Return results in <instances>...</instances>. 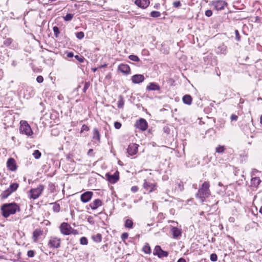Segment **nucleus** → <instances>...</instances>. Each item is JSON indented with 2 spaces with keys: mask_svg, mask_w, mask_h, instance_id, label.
Wrapping results in <instances>:
<instances>
[{
  "mask_svg": "<svg viewBox=\"0 0 262 262\" xmlns=\"http://www.w3.org/2000/svg\"><path fill=\"white\" fill-rule=\"evenodd\" d=\"M128 237V234L127 232H124L121 234V238L123 241H125Z\"/></svg>",
  "mask_w": 262,
  "mask_h": 262,
  "instance_id": "obj_47",
  "label": "nucleus"
},
{
  "mask_svg": "<svg viewBox=\"0 0 262 262\" xmlns=\"http://www.w3.org/2000/svg\"><path fill=\"white\" fill-rule=\"evenodd\" d=\"M105 176L110 183L115 184L119 180V172L117 170L113 174L107 173Z\"/></svg>",
  "mask_w": 262,
  "mask_h": 262,
  "instance_id": "obj_13",
  "label": "nucleus"
},
{
  "mask_svg": "<svg viewBox=\"0 0 262 262\" xmlns=\"http://www.w3.org/2000/svg\"><path fill=\"white\" fill-rule=\"evenodd\" d=\"M260 123L262 124V115H261L260 118Z\"/></svg>",
  "mask_w": 262,
  "mask_h": 262,
  "instance_id": "obj_63",
  "label": "nucleus"
},
{
  "mask_svg": "<svg viewBox=\"0 0 262 262\" xmlns=\"http://www.w3.org/2000/svg\"><path fill=\"white\" fill-rule=\"evenodd\" d=\"M138 190H139V187L137 186H132L131 188V191L134 193L137 192L138 191Z\"/></svg>",
  "mask_w": 262,
  "mask_h": 262,
  "instance_id": "obj_53",
  "label": "nucleus"
},
{
  "mask_svg": "<svg viewBox=\"0 0 262 262\" xmlns=\"http://www.w3.org/2000/svg\"><path fill=\"white\" fill-rule=\"evenodd\" d=\"M142 251L146 254H150L151 252V250L149 245L148 243H146L142 248Z\"/></svg>",
  "mask_w": 262,
  "mask_h": 262,
  "instance_id": "obj_28",
  "label": "nucleus"
},
{
  "mask_svg": "<svg viewBox=\"0 0 262 262\" xmlns=\"http://www.w3.org/2000/svg\"><path fill=\"white\" fill-rule=\"evenodd\" d=\"M227 51V47L224 45L219 46L216 49V53L218 54H225Z\"/></svg>",
  "mask_w": 262,
  "mask_h": 262,
  "instance_id": "obj_25",
  "label": "nucleus"
},
{
  "mask_svg": "<svg viewBox=\"0 0 262 262\" xmlns=\"http://www.w3.org/2000/svg\"><path fill=\"white\" fill-rule=\"evenodd\" d=\"M2 215L5 218H8L10 215L15 214L20 211V206L15 202L5 203L1 206Z\"/></svg>",
  "mask_w": 262,
  "mask_h": 262,
  "instance_id": "obj_1",
  "label": "nucleus"
},
{
  "mask_svg": "<svg viewBox=\"0 0 262 262\" xmlns=\"http://www.w3.org/2000/svg\"><path fill=\"white\" fill-rule=\"evenodd\" d=\"M36 81L38 82V83H42L43 81V78L42 76L41 75H39V76H38L36 78Z\"/></svg>",
  "mask_w": 262,
  "mask_h": 262,
  "instance_id": "obj_52",
  "label": "nucleus"
},
{
  "mask_svg": "<svg viewBox=\"0 0 262 262\" xmlns=\"http://www.w3.org/2000/svg\"><path fill=\"white\" fill-rule=\"evenodd\" d=\"M171 232L172 235L174 238H177L181 235L182 231L181 230L177 227H172L171 228Z\"/></svg>",
  "mask_w": 262,
  "mask_h": 262,
  "instance_id": "obj_22",
  "label": "nucleus"
},
{
  "mask_svg": "<svg viewBox=\"0 0 262 262\" xmlns=\"http://www.w3.org/2000/svg\"><path fill=\"white\" fill-rule=\"evenodd\" d=\"M59 230L60 233L64 235L70 234L76 235L79 234V231L73 228L69 223L66 222H63L60 224Z\"/></svg>",
  "mask_w": 262,
  "mask_h": 262,
  "instance_id": "obj_3",
  "label": "nucleus"
},
{
  "mask_svg": "<svg viewBox=\"0 0 262 262\" xmlns=\"http://www.w3.org/2000/svg\"><path fill=\"white\" fill-rule=\"evenodd\" d=\"M41 154L38 150H35L33 153V156L36 159L40 158L41 157Z\"/></svg>",
  "mask_w": 262,
  "mask_h": 262,
  "instance_id": "obj_38",
  "label": "nucleus"
},
{
  "mask_svg": "<svg viewBox=\"0 0 262 262\" xmlns=\"http://www.w3.org/2000/svg\"><path fill=\"white\" fill-rule=\"evenodd\" d=\"M173 6L176 8H179L181 6V3L180 1H177L173 2Z\"/></svg>",
  "mask_w": 262,
  "mask_h": 262,
  "instance_id": "obj_43",
  "label": "nucleus"
},
{
  "mask_svg": "<svg viewBox=\"0 0 262 262\" xmlns=\"http://www.w3.org/2000/svg\"><path fill=\"white\" fill-rule=\"evenodd\" d=\"M75 58L80 62H83L84 60V58L82 56H79L78 55L75 56Z\"/></svg>",
  "mask_w": 262,
  "mask_h": 262,
  "instance_id": "obj_49",
  "label": "nucleus"
},
{
  "mask_svg": "<svg viewBox=\"0 0 262 262\" xmlns=\"http://www.w3.org/2000/svg\"><path fill=\"white\" fill-rule=\"evenodd\" d=\"M139 145L136 143L130 144L127 149V152L129 156L136 155L138 150Z\"/></svg>",
  "mask_w": 262,
  "mask_h": 262,
  "instance_id": "obj_15",
  "label": "nucleus"
},
{
  "mask_svg": "<svg viewBox=\"0 0 262 262\" xmlns=\"http://www.w3.org/2000/svg\"><path fill=\"white\" fill-rule=\"evenodd\" d=\"M161 14L159 11H152L150 13V16L154 18H157L161 16Z\"/></svg>",
  "mask_w": 262,
  "mask_h": 262,
  "instance_id": "obj_34",
  "label": "nucleus"
},
{
  "mask_svg": "<svg viewBox=\"0 0 262 262\" xmlns=\"http://www.w3.org/2000/svg\"><path fill=\"white\" fill-rule=\"evenodd\" d=\"M230 119L231 121H237L238 116L235 114H232L230 117Z\"/></svg>",
  "mask_w": 262,
  "mask_h": 262,
  "instance_id": "obj_54",
  "label": "nucleus"
},
{
  "mask_svg": "<svg viewBox=\"0 0 262 262\" xmlns=\"http://www.w3.org/2000/svg\"><path fill=\"white\" fill-rule=\"evenodd\" d=\"M18 184L17 183H14L11 184L9 188L7 189L12 193L13 192L15 191L18 187Z\"/></svg>",
  "mask_w": 262,
  "mask_h": 262,
  "instance_id": "obj_27",
  "label": "nucleus"
},
{
  "mask_svg": "<svg viewBox=\"0 0 262 262\" xmlns=\"http://www.w3.org/2000/svg\"><path fill=\"white\" fill-rule=\"evenodd\" d=\"M211 5L216 11H221L228 6V3L224 0H214L211 2Z\"/></svg>",
  "mask_w": 262,
  "mask_h": 262,
  "instance_id": "obj_8",
  "label": "nucleus"
},
{
  "mask_svg": "<svg viewBox=\"0 0 262 262\" xmlns=\"http://www.w3.org/2000/svg\"><path fill=\"white\" fill-rule=\"evenodd\" d=\"M153 254L157 256L160 258H162L167 257L168 256V252L163 250L160 246L157 245L154 249Z\"/></svg>",
  "mask_w": 262,
  "mask_h": 262,
  "instance_id": "obj_9",
  "label": "nucleus"
},
{
  "mask_svg": "<svg viewBox=\"0 0 262 262\" xmlns=\"http://www.w3.org/2000/svg\"><path fill=\"white\" fill-rule=\"evenodd\" d=\"M76 36L79 39H82L84 36V33L83 32L80 31L76 33Z\"/></svg>",
  "mask_w": 262,
  "mask_h": 262,
  "instance_id": "obj_42",
  "label": "nucleus"
},
{
  "mask_svg": "<svg viewBox=\"0 0 262 262\" xmlns=\"http://www.w3.org/2000/svg\"><path fill=\"white\" fill-rule=\"evenodd\" d=\"M108 244H105L101 246V249L103 252H105L108 250Z\"/></svg>",
  "mask_w": 262,
  "mask_h": 262,
  "instance_id": "obj_50",
  "label": "nucleus"
},
{
  "mask_svg": "<svg viewBox=\"0 0 262 262\" xmlns=\"http://www.w3.org/2000/svg\"><path fill=\"white\" fill-rule=\"evenodd\" d=\"M44 189V186L42 184L39 185L36 188L31 189L29 191L30 198L33 200L37 199L41 194Z\"/></svg>",
  "mask_w": 262,
  "mask_h": 262,
  "instance_id": "obj_7",
  "label": "nucleus"
},
{
  "mask_svg": "<svg viewBox=\"0 0 262 262\" xmlns=\"http://www.w3.org/2000/svg\"><path fill=\"white\" fill-rule=\"evenodd\" d=\"M135 126L142 131H145L148 128V123L145 119L140 118L136 121Z\"/></svg>",
  "mask_w": 262,
  "mask_h": 262,
  "instance_id": "obj_10",
  "label": "nucleus"
},
{
  "mask_svg": "<svg viewBox=\"0 0 262 262\" xmlns=\"http://www.w3.org/2000/svg\"><path fill=\"white\" fill-rule=\"evenodd\" d=\"M135 4L138 7L144 9L147 8L150 4L149 0H136Z\"/></svg>",
  "mask_w": 262,
  "mask_h": 262,
  "instance_id": "obj_17",
  "label": "nucleus"
},
{
  "mask_svg": "<svg viewBox=\"0 0 262 262\" xmlns=\"http://www.w3.org/2000/svg\"><path fill=\"white\" fill-rule=\"evenodd\" d=\"M19 129L20 134L25 135L27 136H31L33 134V132L30 125L26 121H20Z\"/></svg>",
  "mask_w": 262,
  "mask_h": 262,
  "instance_id": "obj_4",
  "label": "nucleus"
},
{
  "mask_svg": "<svg viewBox=\"0 0 262 262\" xmlns=\"http://www.w3.org/2000/svg\"><path fill=\"white\" fill-rule=\"evenodd\" d=\"M92 239L96 243H100L102 239V236L100 233H97L96 235L92 236Z\"/></svg>",
  "mask_w": 262,
  "mask_h": 262,
  "instance_id": "obj_26",
  "label": "nucleus"
},
{
  "mask_svg": "<svg viewBox=\"0 0 262 262\" xmlns=\"http://www.w3.org/2000/svg\"><path fill=\"white\" fill-rule=\"evenodd\" d=\"M261 181L259 177L252 178L250 182L251 187L257 188L261 183Z\"/></svg>",
  "mask_w": 262,
  "mask_h": 262,
  "instance_id": "obj_21",
  "label": "nucleus"
},
{
  "mask_svg": "<svg viewBox=\"0 0 262 262\" xmlns=\"http://www.w3.org/2000/svg\"><path fill=\"white\" fill-rule=\"evenodd\" d=\"M124 101L122 96H120L118 103H117V106L119 108H122L124 106Z\"/></svg>",
  "mask_w": 262,
  "mask_h": 262,
  "instance_id": "obj_32",
  "label": "nucleus"
},
{
  "mask_svg": "<svg viewBox=\"0 0 262 262\" xmlns=\"http://www.w3.org/2000/svg\"><path fill=\"white\" fill-rule=\"evenodd\" d=\"M161 89L160 85L156 82H150L146 86V90L148 91H160Z\"/></svg>",
  "mask_w": 262,
  "mask_h": 262,
  "instance_id": "obj_20",
  "label": "nucleus"
},
{
  "mask_svg": "<svg viewBox=\"0 0 262 262\" xmlns=\"http://www.w3.org/2000/svg\"><path fill=\"white\" fill-rule=\"evenodd\" d=\"M226 150V147L224 145H219L215 148V152L219 154L223 153Z\"/></svg>",
  "mask_w": 262,
  "mask_h": 262,
  "instance_id": "obj_30",
  "label": "nucleus"
},
{
  "mask_svg": "<svg viewBox=\"0 0 262 262\" xmlns=\"http://www.w3.org/2000/svg\"><path fill=\"white\" fill-rule=\"evenodd\" d=\"M57 0H49V2H55V1H56Z\"/></svg>",
  "mask_w": 262,
  "mask_h": 262,
  "instance_id": "obj_64",
  "label": "nucleus"
},
{
  "mask_svg": "<svg viewBox=\"0 0 262 262\" xmlns=\"http://www.w3.org/2000/svg\"><path fill=\"white\" fill-rule=\"evenodd\" d=\"M91 85V82L90 81H86L84 83V88L83 89V92L85 93L87 91V90L89 89V88Z\"/></svg>",
  "mask_w": 262,
  "mask_h": 262,
  "instance_id": "obj_40",
  "label": "nucleus"
},
{
  "mask_svg": "<svg viewBox=\"0 0 262 262\" xmlns=\"http://www.w3.org/2000/svg\"><path fill=\"white\" fill-rule=\"evenodd\" d=\"M88 155L89 156H93V149H90L88 152Z\"/></svg>",
  "mask_w": 262,
  "mask_h": 262,
  "instance_id": "obj_55",
  "label": "nucleus"
},
{
  "mask_svg": "<svg viewBox=\"0 0 262 262\" xmlns=\"http://www.w3.org/2000/svg\"><path fill=\"white\" fill-rule=\"evenodd\" d=\"M125 227L127 228L131 229L133 227V222L132 220L127 219L125 222Z\"/></svg>",
  "mask_w": 262,
  "mask_h": 262,
  "instance_id": "obj_31",
  "label": "nucleus"
},
{
  "mask_svg": "<svg viewBox=\"0 0 262 262\" xmlns=\"http://www.w3.org/2000/svg\"><path fill=\"white\" fill-rule=\"evenodd\" d=\"M43 231L41 228H36L32 233V240L34 243H37L43 236Z\"/></svg>",
  "mask_w": 262,
  "mask_h": 262,
  "instance_id": "obj_11",
  "label": "nucleus"
},
{
  "mask_svg": "<svg viewBox=\"0 0 262 262\" xmlns=\"http://www.w3.org/2000/svg\"><path fill=\"white\" fill-rule=\"evenodd\" d=\"M53 30L54 32V35L55 37L56 38L58 37L59 33H60L59 28L57 26H54L53 28Z\"/></svg>",
  "mask_w": 262,
  "mask_h": 262,
  "instance_id": "obj_36",
  "label": "nucleus"
},
{
  "mask_svg": "<svg viewBox=\"0 0 262 262\" xmlns=\"http://www.w3.org/2000/svg\"><path fill=\"white\" fill-rule=\"evenodd\" d=\"M128 58L134 61L139 62L140 61L139 58L135 55H130L128 56Z\"/></svg>",
  "mask_w": 262,
  "mask_h": 262,
  "instance_id": "obj_39",
  "label": "nucleus"
},
{
  "mask_svg": "<svg viewBox=\"0 0 262 262\" xmlns=\"http://www.w3.org/2000/svg\"><path fill=\"white\" fill-rule=\"evenodd\" d=\"M35 255V251L32 250H29L27 252V256L29 257H33Z\"/></svg>",
  "mask_w": 262,
  "mask_h": 262,
  "instance_id": "obj_46",
  "label": "nucleus"
},
{
  "mask_svg": "<svg viewBox=\"0 0 262 262\" xmlns=\"http://www.w3.org/2000/svg\"><path fill=\"white\" fill-rule=\"evenodd\" d=\"M132 81L133 83L139 84L145 80V77L142 74H135L131 78Z\"/></svg>",
  "mask_w": 262,
  "mask_h": 262,
  "instance_id": "obj_18",
  "label": "nucleus"
},
{
  "mask_svg": "<svg viewBox=\"0 0 262 262\" xmlns=\"http://www.w3.org/2000/svg\"><path fill=\"white\" fill-rule=\"evenodd\" d=\"M6 166L8 169L11 171H15L18 168L16 162L13 158H10L8 159Z\"/></svg>",
  "mask_w": 262,
  "mask_h": 262,
  "instance_id": "obj_12",
  "label": "nucleus"
},
{
  "mask_svg": "<svg viewBox=\"0 0 262 262\" xmlns=\"http://www.w3.org/2000/svg\"><path fill=\"white\" fill-rule=\"evenodd\" d=\"M61 239L60 237L51 236L49 238L48 246L51 249H58L61 247Z\"/></svg>",
  "mask_w": 262,
  "mask_h": 262,
  "instance_id": "obj_6",
  "label": "nucleus"
},
{
  "mask_svg": "<svg viewBox=\"0 0 262 262\" xmlns=\"http://www.w3.org/2000/svg\"><path fill=\"white\" fill-rule=\"evenodd\" d=\"M118 69L121 73L125 74H128L130 72V68L129 66L126 64L121 63L119 65Z\"/></svg>",
  "mask_w": 262,
  "mask_h": 262,
  "instance_id": "obj_19",
  "label": "nucleus"
},
{
  "mask_svg": "<svg viewBox=\"0 0 262 262\" xmlns=\"http://www.w3.org/2000/svg\"><path fill=\"white\" fill-rule=\"evenodd\" d=\"M182 101L184 103L189 105L192 103V98L190 95H185L183 97Z\"/></svg>",
  "mask_w": 262,
  "mask_h": 262,
  "instance_id": "obj_23",
  "label": "nucleus"
},
{
  "mask_svg": "<svg viewBox=\"0 0 262 262\" xmlns=\"http://www.w3.org/2000/svg\"><path fill=\"white\" fill-rule=\"evenodd\" d=\"M89 130H90L89 127L87 125L83 124L81 126V130H80V133L82 134L83 132H84V131L88 132Z\"/></svg>",
  "mask_w": 262,
  "mask_h": 262,
  "instance_id": "obj_41",
  "label": "nucleus"
},
{
  "mask_svg": "<svg viewBox=\"0 0 262 262\" xmlns=\"http://www.w3.org/2000/svg\"><path fill=\"white\" fill-rule=\"evenodd\" d=\"M210 258L212 261H216L217 260V256L215 253H212L210 255Z\"/></svg>",
  "mask_w": 262,
  "mask_h": 262,
  "instance_id": "obj_45",
  "label": "nucleus"
},
{
  "mask_svg": "<svg viewBox=\"0 0 262 262\" xmlns=\"http://www.w3.org/2000/svg\"><path fill=\"white\" fill-rule=\"evenodd\" d=\"M98 69V68H92V71L93 72H95Z\"/></svg>",
  "mask_w": 262,
  "mask_h": 262,
  "instance_id": "obj_60",
  "label": "nucleus"
},
{
  "mask_svg": "<svg viewBox=\"0 0 262 262\" xmlns=\"http://www.w3.org/2000/svg\"><path fill=\"white\" fill-rule=\"evenodd\" d=\"M74 56V54L73 52H69L67 54V57L69 58H71Z\"/></svg>",
  "mask_w": 262,
  "mask_h": 262,
  "instance_id": "obj_56",
  "label": "nucleus"
},
{
  "mask_svg": "<svg viewBox=\"0 0 262 262\" xmlns=\"http://www.w3.org/2000/svg\"><path fill=\"white\" fill-rule=\"evenodd\" d=\"M53 205V210L55 212H58L60 210V206L59 204H57L56 202L52 203Z\"/></svg>",
  "mask_w": 262,
  "mask_h": 262,
  "instance_id": "obj_33",
  "label": "nucleus"
},
{
  "mask_svg": "<svg viewBox=\"0 0 262 262\" xmlns=\"http://www.w3.org/2000/svg\"><path fill=\"white\" fill-rule=\"evenodd\" d=\"M12 193L7 189L5 191H3L0 195L1 198L3 200L7 198Z\"/></svg>",
  "mask_w": 262,
  "mask_h": 262,
  "instance_id": "obj_29",
  "label": "nucleus"
},
{
  "mask_svg": "<svg viewBox=\"0 0 262 262\" xmlns=\"http://www.w3.org/2000/svg\"><path fill=\"white\" fill-rule=\"evenodd\" d=\"M107 64L106 63H104V64H102V65L100 66H99L98 67V68L101 69V68H105V67H107Z\"/></svg>",
  "mask_w": 262,
  "mask_h": 262,
  "instance_id": "obj_58",
  "label": "nucleus"
},
{
  "mask_svg": "<svg viewBox=\"0 0 262 262\" xmlns=\"http://www.w3.org/2000/svg\"><path fill=\"white\" fill-rule=\"evenodd\" d=\"M179 186L180 187H182V188H181V190L183 189V188H183V183L182 182H180V183L179 184Z\"/></svg>",
  "mask_w": 262,
  "mask_h": 262,
  "instance_id": "obj_59",
  "label": "nucleus"
},
{
  "mask_svg": "<svg viewBox=\"0 0 262 262\" xmlns=\"http://www.w3.org/2000/svg\"><path fill=\"white\" fill-rule=\"evenodd\" d=\"M93 195V193L92 191H86L82 193L80 196L81 201L84 203L89 202Z\"/></svg>",
  "mask_w": 262,
  "mask_h": 262,
  "instance_id": "obj_16",
  "label": "nucleus"
},
{
  "mask_svg": "<svg viewBox=\"0 0 262 262\" xmlns=\"http://www.w3.org/2000/svg\"><path fill=\"white\" fill-rule=\"evenodd\" d=\"M103 205V202L102 200L100 199H97L90 203L89 206L92 210H95L101 207Z\"/></svg>",
  "mask_w": 262,
  "mask_h": 262,
  "instance_id": "obj_14",
  "label": "nucleus"
},
{
  "mask_svg": "<svg viewBox=\"0 0 262 262\" xmlns=\"http://www.w3.org/2000/svg\"><path fill=\"white\" fill-rule=\"evenodd\" d=\"M177 262H186V260H185V258H180V259H178Z\"/></svg>",
  "mask_w": 262,
  "mask_h": 262,
  "instance_id": "obj_57",
  "label": "nucleus"
},
{
  "mask_svg": "<svg viewBox=\"0 0 262 262\" xmlns=\"http://www.w3.org/2000/svg\"><path fill=\"white\" fill-rule=\"evenodd\" d=\"M235 39L237 41H241V35L239 34V33L237 30H235Z\"/></svg>",
  "mask_w": 262,
  "mask_h": 262,
  "instance_id": "obj_44",
  "label": "nucleus"
},
{
  "mask_svg": "<svg viewBox=\"0 0 262 262\" xmlns=\"http://www.w3.org/2000/svg\"><path fill=\"white\" fill-rule=\"evenodd\" d=\"M73 17V14L68 13L65 16L63 17V19L65 21H70L72 19Z\"/></svg>",
  "mask_w": 262,
  "mask_h": 262,
  "instance_id": "obj_37",
  "label": "nucleus"
},
{
  "mask_svg": "<svg viewBox=\"0 0 262 262\" xmlns=\"http://www.w3.org/2000/svg\"><path fill=\"white\" fill-rule=\"evenodd\" d=\"M93 139L98 142L100 141V134L98 128H94L93 130Z\"/></svg>",
  "mask_w": 262,
  "mask_h": 262,
  "instance_id": "obj_24",
  "label": "nucleus"
},
{
  "mask_svg": "<svg viewBox=\"0 0 262 262\" xmlns=\"http://www.w3.org/2000/svg\"><path fill=\"white\" fill-rule=\"evenodd\" d=\"M259 212L262 214V206L260 208Z\"/></svg>",
  "mask_w": 262,
  "mask_h": 262,
  "instance_id": "obj_62",
  "label": "nucleus"
},
{
  "mask_svg": "<svg viewBox=\"0 0 262 262\" xmlns=\"http://www.w3.org/2000/svg\"><path fill=\"white\" fill-rule=\"evenodd\" d=\"M143 186L147 192L150 193L157 190L158 185L154 180L145 179Z\"/></svg>",
  "mask_w": 262,
  "mask_h": 262,
  "instance_id": "obj_5",
  "label": "nucleus"
},
{
  "mask_svg": "<svg viewBox=\"0 0 262 262\" xmlns=\"http://www.w3.org/2000/svg\"><path fill=\"white\" fill-rule=\"evenodd\" d=\"M205 14L207 17H210L212 15V12L211 10H207L205 11Z\"/></svg>",
  "mask_w": 262,
  "mask_h": 262,
  "instance_id": "obj_51",
  "label": "nucleus"
},
{
  "mask_svg": "<svg viewBox=\"0 0 262 262\" xmlns=\"http://www.w3.org/2000/svg\"><path fill=\"white\" fill-rule=\"evenodd\" d=\"M88 239L86 237L83 236L80 238V244L82 245H87L88 244Z\"/></svg>",
  "mask_w": 262,
  "mask_h": 262,
  "instance_id": "obj_35",
  "label": "nucleus"
},
{
  "mask_svg": "<svg viewBox=\"0 0 262 262\" xmlns=\"http://www.w3.org/2000/svg\"><path fill=\"white\" fill-rule=\"evenodd\" d=\"M122 124L121 123L116 121L114 122V127L116 129H119L121 127Z\"/></svg>",
  "mask_w": 262,
  "mask_h": 262,
  "instance_id": "obj_48",
  "label": "nucleus"
},
{
  "mask_svg": "<svg viewBox=\"0 0 262 262\" xmlns=\"http://www.w3.org/2000/svg\"><path fill=\"white\" fill-rule=\"evenodd\" d=\"M210 187V182L209 181H205L201 185L195 194L196 198L199 199L202 203L205 202L206 199L211 195Z\"/></svg>",
  "mask_w": 262,
  "mask_h": 262,
  "instance_id": "obj_2",
  "label": "nucleus"
},
{
  "mask_svg": "<svg viewBox=\"0 0 262 262\" xmlns=\"http://www.w3.org/2000/svg\"><path fill=\"white\" fill-rule=\"evenodd\" d=\"M93 220V217L91 216L89 217L88 221L89 222H90V220Z\"/></svg>",
  "mask_w": 262,
  "mask_h": 262,
  "instance_id": "obj_61",
  "label": "nucleus"
}]
</instances>
